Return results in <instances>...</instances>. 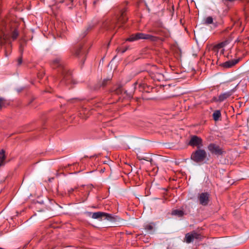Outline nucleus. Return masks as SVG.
Instances as JSON below:
<instances>
[{
  "label": "nucleus",
  "instance_id": "6e6552de",
  "mask_svg": "<svg viewBox=\"0 0 249 249\" xmlns=\"http://www.w3.org/2000/svg\"><path fill=\"white\" fill-rule=\"evenodd\" d=\"M201 238V234L197 233L195 231H193L185 234L184 240L187 243L189 244L193 242L195 239L198 240Z\"/></svg>",
  "mask_w": 249,
  "mask_h": 249
},
{
  "label": "nucleus",
  "instance_id": "b1692460",
  "mask_svg": "<svg viewBox=\"0 0 249 249\" xmlns=\"http://www.w3.org/2000/svg\"><path fill=\"white\" fill-rule=\"evenodd\" d=\"M17 62H18V66H20L21 64H22V56H20L17 60Z\"/></svg>",
  "mask_w": 249,
  "mask_h": 249
},
{
  "label": "nucleus",
  "instance_id": "7ed1b4c3",
  "mask_svg": "<svg viewBox=\"0 0 249 249\" xmlns=\"http://www.w3.org/2000/svg\"><path fill=\"white\" fill-rule=\"evenodd\" d=\"M89 216H91L93 219H96L100 221L107 220L110 222H114L116 220V216H114L111 214L102 212L95 213H88Z\"/></svg>",
  "mask_w": 249,
  "mask_h": 249
},
{
  "label": "nucleus",
  "instance_id": "c756f323",
  "mask_svg": "<svg viewBox=\"0 0 249 249\" xmlns=\"http://www.w3.org/2000/svg\"><path fill=\"white\" fill-rule=\"evenodd\" d=\"M71 4H72L73 0H68Z\"/></svg>",
  "mask_w": 249,
  "mask_h": 249
},
{
  "label": "nucleus",
  "instance_id": "6ab92c4d",
  "mask_svg": "<svg viewBox=\"0 0 249 249\" xmlns=\"http://www.w3.org/2000/svg\"><path fill=\"white\" fill-rule=\"evenodd\" d=\"M172 214L181 217L184 215L183 211L179 210H175L172 211Z\"/></svg>",
  "mask_w": 249,
  "mask_h": 249
},
{
  "label": "nucleus",
  "instance_id": "c85d7f7f",
  "mask_svg": "<svg viewBox=\"0 0 249 249\" xmlns=\"http://www.w3.org/2000/svg\"><path fill=\"white\" fill-rule=\"evenodd\" d=\"M127 49H123V50L122 51V53H124L126 51Z\"/></svg>",
  "mask_w": 249,
  "mask_h": 249
},
{
  "label": "nucleus",
  "instance_id": "423d86ee",
  "mask_svg": "<svg viewBox=\"0 0 249 249\" xmlns=\"http://www.w3.org/2000/svg\"><path fill=\"white\" fill-rule=\"evenodd\" d=\"M139 39H148L151 41H156L157 40V37L150 35L145 34L142 33H137L130 35V36L126 39V40L132 42Z\"/></svg>",
  "mask_w": 249,
  "mask_h": 249
},
{
  "label": "nucleus",
  "instance_id": "4468645a",
  "mask_svg": "<svg viewBox=\"0 0 249 249\" xmlns=\"http://www.w3.org/2000/svg\"><path fill=\"white\" fill-rule=\"evenodd\" d=\"M112 91L116 94H121L124 92V89L121 86L119 85L115 86Z\"/></svg>",
  "mask_w": 249,
  "mask_h": 249
},
{
  "label": "nucleus",
  "instance_id": "f03ea898",
  "mask_svg": "<svg viewBox=\"0 0 249 249\" xmlns=\"http://www.w3.org/2000/svg\"><path fill=\"white\" fill-rule=\"evenodd\" d=\"M52 66L53 69L58 68L63 77L61 81L62 84H68L71 79V72L66 68L62 59L60 57L55 58L52 61Z\"/></svg>",
  "mask_w": 249,
  "mask_h": 249
},
{
  "label": "nucleus",
  "instance_id": "7c9ffc66",
  "mask_svg": "<svg viewBox=\"0 0 249 249\" xmlns=\"http://www.w3.org/2000/svg\"><path fill=\"white\" fill-rule=\"evenodd\" d=\"M20 50H21V53H22L23 50H21V48H20Z\"/></svg>",
  "mask_w": 249,
  "mask_h": 249
},
{
  "label": "nucleus",
  "instance_id": "f257e3e1",
  "mask_svg": "<svg viewBox=\"0 0 249 249\" xmlns=\"http://www.w3.org/2000/svg\"><path fill=\"white\" fill-rule=\"evenodd\" d=\"M126 8H124L120 11L119 15L116 16L113 19H108L103 23V26L107 30L114 29L117 24L125 23L128 18L126 17Z\"/></svg>",
  "mask_w": 249,
  "mask_h": 249
},
{
  "label": "nucleus",
  "instance_id": "a878e982",
  "mask_svg": "<svg viewBox=\"0 0 249 249\" xmlns=\"http://www.w3.org/2000/svg\"><path fill=\"white\" fill-rule=\"evenodd\" d=\"M75 189H76V188H71L70 189L68 190V193H69V194H71V193H72V192L75 190Z\"/></svg>",
  "mask_w": 249,
  "mask_h": 249
},
{
  "label": "nucleus",
  "instance_id": "393cba45",
  "mask_svg": "<svg viewBox=\"0 0 249 249\" xmlns=\"http://www.w3.org/2000/svg\"><path fill=\"white\" fill-rule=\"evenodd\" d=\"M137 158L139 160H148L147 159H146L145 158L142 157L141 156H140V155H137Z\"/></svg>",
  "mask_w": 249,
  "mask_h": 249
},
{
  "label": "nucleus",
  "instance_id": "f8f14e48",
  "mask_svg": "<svg viewBox=\"0 0 249 249\" xmlns=\"http://www.w3.org/2000/svg\"><path fill=\"white\" fill-rule=\"evenodd\" d=\"M82 48L83 46L81 44H78L74 47L71 53L75 56L79 57L84 54Z\"/></svg>",
  "mask_w": 249,
  "mask_h": 249
},
{
  "label": "nucleus",
  "instance_id": "2eb2a0df",
  "mask_svg": "<svg viewBox=\"0 0 249 249\" xmlns=\"http://www.w3.org/2000/svg\"><path fill=\"white\" fill-rule=\"evenodd\" d=\"M109 80H110L109 79H104V80L101 83H99L97 85V87H96V89H100L101 87H102V88L105 87V86H107V83L109 81Z\"/></svg>",
  "mask_w": 249,
  "mask_h": 249
},
{
  "label": "nucleus",
  "instance_id": "ddd939ff",
  "mask_svg": "<svg viewBox=\"0 0 249 249\" xmlns=\"http://www.w3.org/2000/svg\"><path fill=\"white\" fill-rule=\"evenodd\" d=\"M239 59H232L223 63L221 66L225 69L231 68L238 63Z\"/></svg>",
  "mask_w": 249,
  "mask_h": 249
},
{
  "label": "nucleus",
  "instance_id": "9d476101",
  "mask_svg": "<svg viewBox=\"0 0 249 249\" xmlns=\"http://www.w3.org/2000/svg\"><path fill=\"white\" fill-rule=\"evenodd\" d=\"M198 199L200 204L207 206L210 201V194L207 192L200 193L198 195Z\"/></svg>",
  "mask_w": 249,
  "mask_h": 249
},
{
  "label": "nucleus",
  "instance_id": "20e7f679",
  "mask_svg": "<svg viewBox=\"0 0 249 249\" xmlns=\"http://www.w3.org/2000/svg\"><path fill=\"white\" fill-rule=\"evenodd\" d=\"M0 45L4 46L5 55L8 56L12 51V44L8 34L4 33L3 36H0Z\"/></svg>",
  "mask_w": 249,
  "mask_h": 249
},
{
  "label": "nucleus",
  "instance_id": "412c9836",
  "mask_svg": "<svg viewBox=\"0 0 249 249\" xmlns=\"http://www.w3.org/2000/svg\"><path fill=\"white\" fill-rule=\"evenodd\" d=\"M152 32L157 34V35H161V36H164L165 37H167L168 36V34L167 32H162V31H160L158 32H153L152 31Z\"/></svg>",
  "mask_w": 249,
  "mask_h": 249
},
{
  "label": "nucleus",
  "instance_id": "bb28decb",
  "mask_svg": "<svg viewBox=\"0 0 249 249\" xmlns=\"http://www.w3.org/2000/svg\"><path fill=\"white\" fill-rule=\"evenodd\" d=\"M213 100L214 101L216 102H218V101H217L218 97L217 98V97H214L213 98Z\"/></svg>",
  "mask_w": 249,
  "mask_h": 249
},
{
  "label": "nucleus",
  "instance_id": "4be33fe9",
  "mask_svg": "<svg viewBox=\"0 0 249 249\" xmlns=\"http://www.w3.org/2000/svg\"><path fill=\"white\" fill-rule=\"evenodd\" d=\"M5 158V151L3 150H1L0 151V160H4Z\"/></svg>",
  "mask_w": 249,
  "mask_h": 249
},
{
  "label": "nucleus",
  "instance_id": "aec40b11",
  "mask_svg": "<svg viewBox=\"0 0 249 249\" xmlns=\"http://www.w3.org/2000/svg\"><path fill=\"white\" fill-rule=\"evenodd\" d=\"M213 22V18L212 17H208L204 19V23L206 24H212Z\"/></svg>",
  "mask_w": 249,
  "mask_h": 249
},
{
  "label": "nucleus",
  "instance_id": "0eeeda50",
  "mask_svg": "<svg viewBox=\"0 0 249 249\" xmlns=\"http://www.w3.org/2000/svg\"><path fill=\"white\" fill-rule=\"evenodd\" d=\"M207 148L212 154H213L217 156H222L226 153L225 151L223 148L214 143H211L209 144Z\"/></svg>",
  "mask_w": 249,
  "mask_h": 249
},
{
  "label": "nucleus",
  "instance_id": "dca6fc26",
  "mask_svg": "<svg viewBox=\"0 0 249 249\" xmlns=\"http://www.w3.org/2000/svg\"><path fill=\"white\" fill-rule=\"evenodd\" d=\"M221 114L220 110H215L213 114V120L215 121H218L219 118L221 117Z\"/></svg>",
  "mask_w": 249,
  "mask_h": 249
},
{
  "label": "nucleus",
  "instance_id": "9b49d317",
  "mask_svg": "<svg viewBox=\"0 0 249 249\" xmlns=\"http://www.w3.org/2000/svg\"><path fill=\"white\" fill-rule=\"evenodd\" d=\"M237 86L238 85L230 91L220 94L218 97L217 101H218V102H222L230 97L235 92V89Z\"/></svg>",
  "mask_w": 249,
  "mask_h": 249
},
{
  "label": "nucleus",
  "instance_id": "39448f33",
  "mask_svg": "<svg viewBox=\"0 0 249 249\" xmlns=\"http://www.w3.org/2000/svg\"><path fill=\"white\" fill-rule=\"evenodd\" d=\"M207 156L206 151L204 149L199 148L192 153L191 159L196 162L199 163L203 162Z\"/></svg>",
  "mask_w": 249,
  "mask_h": 249
},
{
  "label": "nucleus",
  "instance_id": "a211bd4d",
  "mask_svg": "<svg viewBox=\"0 0 249 249\" xmlns=\"http://www.w3.org/2000/svg\"><path fill=\"white\" fill-rule=\"evenodd\" d=\"M229 43H230V40L227 39V40H225L224 41H223V42L217 44L216 47L219 49L222 48H223L225 46H226L228 44H229Z\"/></svg>",
  "mask_w": 249,
  "mask_h": 249
},
{
  "label": "nucleus",
  "instance_id": "cd10ccee",
  "mask_svg": "<svg viewBox=\"0 0 249 249\" xmlns=\"http://www.w3.org/2000/svg\"><path fill=\"white\" fill-rule=\"evenodd\" d=\"M3 161L4 160H0V166L3 164Z\"/></svg>",
  "mask_w": 249,
  "mask_h": 249
},
{
  "label": "nucleus",
  "instance_id": "5701e85b",
  "mask_svg": "<svg viewBox=\"0 0 249 249\" xmlns=\"http://www.w3.org/2000/svg\"><path fill=\"white\" fill-rule=\"evenodd\" d=\"M4 106V100L2 98H0V109Z\"/></svg>",
  "mask_w": 249,
  "mask_h": 249
},
{
  "label": "nucleus",
  "instance_id": "f3484780",
  "mask_svg": "<svg viewBox=\"0 0 249 249\" xmlns=\"http://www.w3.org/2000/svg\"><path fill=\"white\" fill-rule=\"evenodd\" d=\"M154 229V224L150 223L145 226V229L149 233H152Z\"/></svg>",
  "mask_w": 249,
  "mask_h": 249
},
{
  "label": "nucleus",
  "instance_id": "1a4fd4ad",
  "mask_svg": "<svg viewBox=\"0 0 249 249\" xmlns=\"http://www.w3.org/2000/svg\"><path fill=\"white\" fill-rule=\"evenodd\" d=\"M189 145L192 146H196L197 149L200 148L203 146L202 140L197 136H193L189 142Z\"/></svg>",
  "mask_w": 249,
  "mask_h": 249
}]
</instances>
